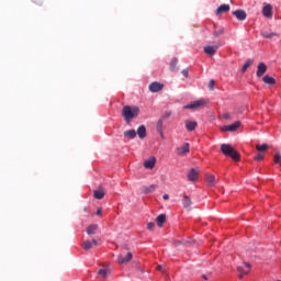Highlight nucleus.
<instances>
[{"label":"nucleus","instance_id":"nucleus-15","mask_svg":"<svg viewBox=\"0 0 281 281\" xmlns=\"http://www.w3.org/2000/svg\"><path fill=\"white\" fill-rule=\"evenodd\" d=\"M262 14L267 19H271V16H273L271 4H267V5L263 7Z\"/></svg>","mask_w":281,"mask_h":281},{"label":"nucleus","instance_id":"nucleus-17","mask_svg":"<svg viewBox=\"0 0 281 281\" xmlns=\"http://www.w3.org/2000/svg\"><path fill=\"white\" fill-rule=\"evenodd\" d=\"M184 124H186L187 131H189V132H192V131H194L196 128V121L187 120L184 122Z\"/></svg>","mask_w":281,"mask_h":281},{"label":"nucleus","instance_id":"nucleus-19","mask_svg":"<svg viewBox=\"0 0 281 281\" xmlns=\"http://www.w3.org/2000/svg\"><path fill=\"white\" fill-rule=\"evenodd\" d=\"M87 234L88 236H93L95 232H98V224H92L87 227Z\"/></svg>","mask_w":281,"mask_h":281},{"label":"nucleus","instance_id":"nucleus-42","mask_svg":"<svg viewBox=\"0 0 281 281\" xmlns=\"http://www.w3.org/2000/svg\"><path fill=\"white\" fill-rule=\"evenodd\" d=\"M97 216H102V207H99V209L97 210Z\"/></svg>","mask_w":281,"mask_h":281},{"label":"nucleus","instance_id":"nucleus-7","mask_svg":"<svg viewBox=\"0 0 281 281\" xmlns=\"http://www.w3.org/2000/svg\"><path fill=\"white\" fill-rule=\"evenodd\" d=\"M238 128H240V122L237 121L231 125H225L222 127V131H228L229 133H236V131H238Z\"/></svg>","mask_w":281,"mask_h":281},{"label":"nucleus","instance_id":"nucleus-27","mask_svg":"<svg viewBox=\"0 0 281 281\" xmlns=\"http://www.w3.org/2000/svg\"><path fill=\"white\" fill-rule=\"evenodd\" d=\"M206 181L209 186H212V187L216 186V177H214V175H207Z\"/></svg>","mask_w":281,"mask_h":281},{"label":"nucleus","instance_id":"nucleus-38","mask_svg":"<svg viewBox=\"0 0 281 281\" xmlns=\"http://www.w3.org/2000/svg\"><path fill=\"white\" fill-rule=\"evenodd\" d=\"M214 83H215L214 79H211V80L209 81V89H210L211 91H214Z\"/></svg>","mask_w":281,"mask_h":281},{"label":"nucleus","instance_id":"nucleus-37","mask_svg":"<svg viewBox=\"0 0 281 281\" xmlns=\"http://www.w3.org/2000/svg\"><path fill=\"white\" fill-rule=\"evenodd\" d=\"M147 229H148L149 232H153V229H155V223H154V222H149V223L147 224Z\"/></svg>","mask_w":281,"mask_h":281},{"label":"nucleus","instance_id":"nucleus-36","mask_svg":"<svg viewBox=\"0 0 281 281\" xmlns=\"http://www.w3.org/2000/svg\"><path fill=\"white\" fill-rule=\"evenodd\" d=\"M263 158H265V156L259 153V154H257V155L255 156V161H262Z\"/></svg>","mask_w":281,"mask_h":281},{"label":"nucleus","instance_id":"nucleus-28","mask_svg":"<svg viewBox=\"0 0 281 281\" xmlns=\"http://www.w3.org/2000/svg\"><path fill=\"white\" fill-rule=\"evenodd\" d=\"M251 65H254V59H247V61L244 64L241 68V74H245V71H247V69H249Z\"/></svg>","mask_w":281,"mask_h":281},{"label":"nucleus","instance_id":"nucleus-40","mask_svg":"<svg viewBox=\"0 0 281 281\" xmlns=\"http://www.w3.org/2000/svg\"><path fill=\"white\" fill-rule=\"evenodd\" d=\"M36 5H43V0H33Z\"/></svg>","mask_w":281,"mask_h":281},{"label":"nucleus","instance_id":"nucleus-35","mask_svg":"<svg viewBox=\"0 0 281 281\" xmlns=\"http://www.w3.org/2000/svg\"><path fill=\"white\" fill-rule=\"evenodd\" d=\"M273 161L274 164H281V154L280 153H277L273 157Z\"/></svg>","mask_w":281,"mask_h":281},{"label":"nucleus","instance_id":"nucleus-45","mask_svg":"<svg viewBox=\"0 0 281 281\" xmlns=\"http://www.w3.org/2000/svg\"><path fill=\"white\" fill-rule=\"evenodd\" d=\"M202 279H203V280H207V276L202 274Z\"/></svg>","mask_w":281,"mask_h":281},{"label":"nucleus","instance_id":"nucleus-5","mask_svg":"<svg viewBox=\"0 0 281 281\" xmlns=\"http://www.w3.org/2000/svg\"><path fill=\"white\" fill-rule=\"evenodd\" d=\"M176 150H177V155H179V157H186V155H188V153H190V144L184 143L181 147H178Z\"/></svg>","mask_w":281,"mask_h":281},{"label":"nucleus","instance_id":"nucleus-20","mask_svg":"<svg viewBox=\"0 0 281 281\" xmlns=\"http://www.w3.org/2000/svg\"><path fill=\"white\" fill-rule=\"evenodd\" d=\"M137 135L140 139H144L146 138V126L144 125H140L138 128H137Z\"/></svg>","mask_w":281,"mask_h":281},{"label":"nucleus","instance_id":"nucleus-12","mask_svg":"<svg viewBox=\"0 0 281 281\" xmlns=\"http://www.w3.org/2000/svg\"><path fill=\"white\" fill-rule=\"evenodd\" d=\"M221 45H214V46H205L204 47V53L207 55V56H214V54H216V52H218V47Z\"/></svg>","mask_w":281,"mask_h":281},{"label":"nucleus","instance_id":"nucleus-39","mask_svg":"<svg viewBox=\"0 0 281 281\" xmlns=\"http://www.w3.org/2000/svg\"><path fill=\"white\" fill-rule=\"evenodd\" d=\"M188 75H189L188 68L183 69L182 70V76H184V78H188Z\"/></svg>","mask_w":281,"mask_h":281},{"label":"nucleus","instance_id":"nucleus-10","mask_svg":"<svg viewBox=\"0 0 281 281\" xmlns=\"http://www.w3.org/2000/svg\"><path fill=\"white\" fill-rule=\"evenodd\" d=\"M155 164H157V158L155 156H151L144 161V166L147 170H153V168H155Z\"/></svg>","mask_w":281,"mask_h":281},{"label":"nucleus","instance_id":"nucleus-4","mask_svg":"<svg viewBox=\"0 0 281 281\" xmlns=\"http://www.w3.org/2000/svg\"><path fill=\"white\" fill-rule=\"evenodd\" d=\"M98 246V240L97 239H92V240H86L81 244V248L85 251H89L91 249H93V247Z\"/></svg>","mask_w":281,"mask_h":281},{"label":"nucleus","instance_id":"nucleus-3","mask_svg":"<svg viewBox=\"0 0 281 281\" xmlns=\"http://www.w3.org/2000/svg\"><path fill=\"white\" fill-rule=\"evenodd\" d=\"M133 260V252H127L124 257V255H117V265H128Z\"/></svg>","mask_w":281,"mask_h":281},{"label":"nucleus","instance_id":"nucleus-8","mask_svg":"<svg viewBox=\"0 0 281 281\" xmlns=\"http://www.w3.org/2000/svg\"><path fill=\"white\" fill-rule=\"evenodd\" d=\"M161 89H164V83H159V82L155 81L149 85V91L151 93H159V91H161Z\"/></svg>","mask_w":281,"mask_h":281},{"label":"nucleus","instance_id":"nucleus-21","mask_svg":"<svg viewBox=\"0 0 281 281\" xmlns=\"http://www.w3.org/2000/svg\"><path fill=\"white\" fill-rule=\"evenodd\" d=\"M155 190H157V184H151L149 187H143L144 194H150L151 192H155Z\"/></svg>","mask_w":281,"mask_h":281},{"label":"nucleus","instance_id":"nucleus-34","mask_svg":"<svg viewBox=\"0 0 281 281\" xmlns=\"http://www.w3.org/2000/svg\"><path fill=\"white\" fill-rule=\"evenodd\" d=\"M172 115V111H165V113L161 115L160 120H168Z\"/></svg>","mask_w":281,"mask_h":281},{"label":"nucleus","instance_id":"nucleus-32","mask_svg":"<svg viewBox=\"0 0 281 281\" xmlns=\"http://www.w3.org/2000/svg\"><path fill=\"white\" fill-rule=\"evenodd\" d=\"M223 34H225V29L215 30L213 32V36L215 37L223 36Z\"/></svg>","mask_w":281,"mask_h":281},{"label":"nucleus","instance_id":"nucleus-41","mask_svg":"<svg viewBox=\"0 0 281 281\" xmlns=\"http://www.w3.org/2000/svg\"><path fill=\"white\" fill-rule=\"evenodd\" d=\"M223 117L224 120H232V115L229 113H225Z\"/></svg>","mask_w":281,"mask_h":281},{"label":"nucleus","instance_id":"nucleus-26","mask_svg":"<svg viewBox=\"0 0 281 281\" xmlns=\"http://www.w3.org/2000/svg\"><path fill=\"white\" fill-rule=\"evenodd\" d=\"M262 80L266 85H276V79L269 75H266Z\"/></svg>","mask_w":281,"mask_h":281},{"label":"nucleus","instance_id":"nucleus-22","mask_svg":"<svg viewBox=\"0 0 281 281\" xmlns=\"http://www.w3.org/2000/svg\"><path fill=\"white\" fill-rule=\"evenodd\" d=\"M104 190L102 189V188H100L99 190H95L94 192H93V196H94V199H98L99 201L100 200H102V199H104Z\"/></svg>","mask_w":281,"mask_h":281},{"label":"nucleus","instance_id":"nucleus-9","mask_svg":"<svg viewBox=\"0 0 281 281\" xmlns=\"http://www.w3.org/2000/svg\"><path fill=\"white\" fill-rule=\"evenodd\" d=\"M201 106H205V100L203 99H200L198 101H194L193 103L184 105V109H201Z\"/></svg>","mask_w":281,"mask_h":281},{"label":"nucleus","instance_id":"nucleus-44","mask_svg":"<svg viewBox=\"0 0 281 281\" xmlns=\"http://www.w3.org/2000/svg\"><path fill=\"white\" fill-rule=\"evenodd\" d=\"M157 270H158V271H164V266L158 265V266H157Z\"/></svg>","mask_w":281,"mask_h":281},{"label":"nucleus","instance_id":"nucleus-2","mask_svg":"<svg viewBox=\"0 0 281 281\" xmlns=\"http://www.w3.org/2000/svg\"><path fill=\"white\" fill-rule=\"evenodd\" d=\"M221 150L226 157H232L233 161H240V154L229 144H222Z\"/></svg>","mask_w":281,"mask_h":281},{"label":"nucleus","instance_id":"nucleus-6","mask_svg":"<svg viewBox=\"0 0 281 281\" xmlns=\"http://www.w3.org/2000/svg\"><path fill=\"white\" fill-rule=\"evenodd\" d=\"M237 271H239V280H243V276H247L251 271V265L245 263L244 267H238Z\"/></svg>","mask_w":281,"mask_h":281},{"label":"nucleus","instance_id":"nucleus-43","mask_svg":"<svg viewBox=\"0 0 281 281\" xmlns=\"http://www.w3.org/2000/svg\"><path fill=\"white\" fill-rule=\"evenodd\" d=\"M162 199H164V201H168V199H170V195L164 194V195H162Z\"/></svg>","mask_w":281,"mask_h":281},{"label":"nucleus","instance_id":"nucleus-1","mask_svg":"<svg viewBox=\"0 0 281 281\" xmlns=\"http://www.w3.org/2000/svg\"><path fill=\"white\" fill-rule=\"evenodd\" d=\"M139 115V106L137 105H125L122 110V116L124 117L126 124H131L135 117Z\"/></svg>","mask_w":281,"mask_h":281},{"label":"nucleus","instance_id":"nucleus-18","mask_svg":"<svg viewBox=\"0 0 281 281\" xmlns=\"http://www.w3.org/2000/svg\"><path fill=\"white\" fill-rule=\"evenodd\" d=\"M124 137L127 139H135L137 137V132L135 130H127L124 132Z\"/></svg>","mask_w":281,"mask_h":281},{"label":"nucleus","instance_id":"nucleus-25","mask_svg":"<svg viewBox=\"0 0 281 281\" xmlns=\"http://www.w3.org/2000/svg\"><path fill=\"white\" fill-rule=\"evenodd\" d=\"M156 131L160 133V135H164V121L162 119H159L157 124H156Z\"/></svg>","mask_w":281,"mask_h":281},{"label":"nucleus","instance_id":"nucleus-13","mask_svg":"<svg viewBox=\"0 0 281 281\" xmlns=\"http://www.w3.org/2000/svg\"><path fill=\"white\" fill-rule=\"evenodd\" d=\"M265 74H267V65L261 61V63H259V65L257 67V77L262 78V76H265Z\"/></svg>","mask_w":281,"mask_h":281},{"label":"nucleus","instance_id":"nucleus-24","mask_svg":"<svg viewBox=\"0 0 281 281\" xmlns=\"http://www.w3.org/2000/svg\"><path fill=\"white\" fill-rule=\"evenodd\" d=\"M261 36L263 37V38H269V40H271V38H276V36H279V34L278 33H276V32H262L261 33Z\"/></svg>","mask_w":281,"mask_h":281},{"label":"nucleus","instance_id":"nucleus-11","mask_svg":"<svg viewBox=\"0 0 281 281\" xmlns=\"http://www.w3.org/2000/svg\"><path fill=\"white\" fill-rule=\"evenodd\" d=\"M233 16H236L237 21H245V19H247V12H245V10H236L233 12Z\"/></svg>","mask_w":281,"mask_h":281},{"label":"nucleus","instance_id":"nucleus-14","mask_svg":"<svg viewBox=\"0 0 281 281\" xmlns=\"http://www.w3.org/2000/svg\"><path fill=\"white\" fill-rule=\"evenodd\" d=\"M229 10H231L229 4H222L216 9L215 14L216 16H221V14H225L226 12H229Z\"/></svg>","mask_w":281,"mask_h":281},{"label":"nucleus","instance_id":"nucleus-16","mask_svg":"<svg viewBox=\"0 0 281 281\" xmlns=\"http://www.w3.org/2000/svg\"><path fill=\"white\" fill-rule=\"evenodd\" d=\"M199 179V170L191 169L188 173V180L189 181H196Z\"/></svg>","mask_w":281,"mask_h":281},{"label":"nucleus","instance_id":"nucleus-30","mask_svg":"<svg viewBox=\"0 0 281 281\" xmlns=\"http://www.w3.org/2000/svg\"><path fill=\"white\" fill-rule=\"evenodd\" d=\"M182 203L184 207H190V205H192V200H190L188 195H184L182 199Z\"/></svg>","mask_w":281,"mask_h":281},{"label":"nucleus","instance_id":"nucleus-29","mask_svg":"<svg viewBox=\"0 0 281 281\" xmlns=\"http://www.w3.org/2000/svg\"><path fill=\"white\" fill-rule=\"evenodd\" d=\"M177 63H179V60L177 58L171 59L170 65H169L170 71H177Z\"/></svg>","mask_w":281,"mask_h":281},{"label":"nucleus","instance_id":"nucleus-31","mask_svg":"<svg viewBox=\"0 0 281 281\" xmlns=\"http://www.w3.org/2000/svg\"><path fill=\"white\" fill-rule=\"evenodd\" d=\"M256 148L259 153H265L266 150H269V145L267 144L257 145Z\"/></svg>","mask_w":281,"mask_h":281},{"label":"nucleus","instance_id":"nucleus-23","mask_svg":"<svg viewBox=\"0 0 281 281\" xmlns=\"http://www.w3.org/2000/svg\"><path fill=\"white\" fill-rule=\"evenodd\" d=\"M156 223L158 227H164V223H166V214H160L156 217Z\"/></svg>","mask_w":281,"mask_h":281},{"label":"nucleus","instance_id":"nucleus-33","mask_svg":"<svg viewBox=\"0 0 281 281\" xmlns=\"http://www.w3.org/2000/svg\"><path fill=\"white\" fill-rule=\"evenodd\" d=\"M98 276H101V278H106V276H109V269H100L98 271Z\"/></svg>","mask_w":281,"mask_h":281}]
</instances>
